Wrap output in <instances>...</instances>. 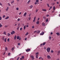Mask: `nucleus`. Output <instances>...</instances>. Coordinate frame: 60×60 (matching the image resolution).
<instances>
[{"label": "nucleus", "instance_id": "f257e3e1", "mask_svg": "<svg viewBox=\"0 0 60 60\" xmlns=\"http://www.w3.org/2000/svg\"><path fill=\"white\" fill-rule=\"evenodd\" d=\"M47 52L49 53V52H50V48H48L46 49Z\"/></svg>", "mask_w": 60, "mask_h": 60}, {"label": "nucleus", "instance_id": "f03ea898", "mask_svg": "<svg viewBox=\"0 0 60 60\" xmlns=\"http://www.w3.org/2000/svg\"><path fill=\"white\" fill-rule=\"evenodd\" d=\"M30 57L32 58V60H33L34 59V56H30Z\"/></svg>", "mask_w": 60, "mask_h": 60}, {"label": "nucleus", "instance_id": "7ed1b4c3", "mask_svg": "<svg viewBox=\"0 0 60 60\" xmlns=\"http://www.w3.org/2000/svg\"><path fill=\"white\" fill-rule=\"evenodd\" d=\"M15 31H12V32H11V34L12 35H13V34H15Z\"/></svg>", "mask_w": 60, "mask_h": 60}, {"label": "nucleus", "instance_id": "20e7f679", "mask_svg": "<svg viewBox=\"0 0 60 60\" xmlns=\"http://www.w3.org/2000/svg\"><path fill=\"white\" fill-rule=\"evenodd\" d=\"M44 34V32H42L40 34V35H43Z\"/></svg>", "mask_w": 60, "mask_h": 60}, {"label": "nucleus", "instance_id": "39448f33", "mask_svg": "<svg viewBox=\"0 0 60 60\" xmlns=\"http://www.w3.org/2000/svg\"><path fill=\"white\" fill-rule=\"evenodd\" d=\"M30 50L31 49H26V52H28V51H30Z\"/></svg>", "mask_w": 60, "mask_h": 60}, {"label": "nucleus", "instance_id": "423d86ee", "mask_svg": "<svg viewBox=\"0 0 60 60\" xmlns=\"http://www.w3.org/2000/svg\"><path fill=\"white\" fill-rule=\"evenodd\" d=\"M47 57L48 59H49L51 58V57L49 55H48L47 56Z\"/></svg>", "mask_w": 60, "mask_h": 60}, {"label": "nucleus", "instance_id": "0eeeda50", "mask_svg": "<svg viewBox=\"0 0 60 60\" xmlns=\"http://www.w3.org/2000/svg\"><path fill=\"white\" fill-rule=\"evenodd\" d=\"M42 26H45V23L44 22H42Z\"/></svg>", "mask_w": 60, "mask_h": 60}, {"label": "nucleus", "instance_id": "6e6552de", "mask_svg": "<svg viewBox=\"0 0 60 60\" xmlns=\"http://www.w3.org/2000/svg\"><path fill=\"white\" fill-rule=\"evenodd\" d=\"M35 19H36V17H35L33 20V22H35Z\"/></svg>", "mask_w": 60, "mask_h": 60}, {"label": "nucleus", "instance_id": "1a4fd4ad", "mask_svg": "<svg viewBox=\"0 0 60 60\" xmlns=\"http://www.w3.org/2000/svg\"><path fill=\"white\" fill-rule=\"evenodd\" d=\"M38 25H39V21H37L36 22V23Z\"/></svg>", "mask_w": 60, "mask_h": 60}, {"label": "nucleus", "instance_id": "9d476101", "mask_svg": "<svg viewBox=\"0 0 60 60\" xmlns=\"http://www.w3.org/2000/svg\"><path fill=\"white\" fill-rule=\"evenodd\" d=\"M42 11H46L47 10H46V9H42Z\"/></svg>", "mask_w": 60, "mask_h": 60}, {"label": "nucleus", "instance_id": "9b49d317", "mask_svg": "<svg viewBox=\"0 0 60 60\" xmlns=\"http://www.w3.org/2000/svg\"><path fill=\"white\" fill-rule=\"evenodd\" d=\"M46 44V42H43V46H44L45 45V44Z\"/></svg>", "mask_w": 60, "mask_h": 60}, {"label": "nucleus", "instance_id": "f8f14e48", "mask_svg": "<svg viewBox=\"0 0 60 60\" xmlns=\"http://www.w3.org/2000/svg\"><path fill=\"white\" fill-rule=\"evenodd\" d=\"M40 33V31L38 30V31L37 32V34H39Z\"/></svg>", "mask_w": 60, "mask_h": 60}, {"label": "nucleus", "instance_id": "ddd939ff", "mask_svg": "<svg viewBox=\"0 0 60 60\" xmlns=\"http://www.w3.org/2000/svg\"><path fill=\"white\" fill-rule=\"evenodd\" d=\"M27 13H26V12H25L24 13V16H26V14Z\"/></svg>", "mask_w": 60, "mask_h": 60}, {"label": "nucleus", "instance_id": "4468645a", "mask_svg": "<svg viewBox=\"0 0 60 60\" xmlns=\"http://www.w3.org/2000/svg\"><path fill=\"white\" fill-rule=\"evenodd\" d=\"M56 34L57 35H60V34H59V33H56Z\"/></svg>", "mask_w": 60, "mask_h": 60}, {"label": "nucleus", "instance_id": "2eb2a0df", "mask_svg": "<svg viewBox=\"0 0 60 60\" xmlns=\"http://www.w3.org/2000/svg\"><path fill=\"white\" fill-rule=\"evenodd\" d=\"M4 34H5V35H6V32L4 31Z\"/></svg>", "mask_w": 60, "mask_h": 60}, {"label": "nucleus", "instance_id": "dca6fc26", "mask_svg": "<svg viewBox=\"0 0 60 60\" xmlns=\"http://www.w3.org/2000/svg\"><path fill=\"white\" fill-rule=\"evenodd\" d=\"M17 36L16 35H15L14 37V39H15V40H16V37Z\"/></svg>", "mask_w": 60, "mask_h": 60}, {"label": "nucleus", "instance_id": "f3484780", "mask_svg": "<svg viewBox=\"0 0 60 60\" xmlns=\"http://www.w3.org/2000/svg\"><path fill=\"white\" fill-rule=\"evenodd\" d=\"M5 50L6 51H7V50H8V49H7V48L6 47L5 48Z\"/></svg>", "mask_w": 60, "mask_h": 60}, {"label": "nucleus", "instance_id": "a211bd4d", "mask_svg": "<svg viewBox=\"0 0 60 60\" xmlns=\"http://www.w3.org/2000/svg\"><path fill=\"white\" fill-rule=\"evenodd\" d=\"M9 17L8 16L5 19H9Z\"/></svg>", "mask_w": 60, "mask_h": 60}, {"label": "nucleus", "instance_id": "6ab92c4d", "mask_svg": "<svg viewBox=\"0 0 60 60\" xmlns=\"http://www.w3.org/2000/svg\"><path fill=\"white\" fill-rule=\"evenodd\" d=\"M14 47H13L11 49V50L12 51H13L14 50Z\"/></svg>", "mask_w": 60, "mask_h": 60}, {"label": "nucleus", "instance_id": "aec40b11", "mask_svg": "<svg viewBox=\"0 0 60 60\" xmlns=\"http://www.w3.org/2000/svg\"><path fill=\"white\" fill-rule=\"evenodd\" d=\"M19 36H17V39H19Z\"/></svg>", "mask_w": 60, "mask_h": 60}, {"label": "nucleus", "instance_id": "412c9836", "mask_svg": "<svg viewBox=\"0 0 60 60\" xmlns=\"http://www.w3.org/2000/svg\"><path fill=\"white\" fill-rule=\"evenodd\" d=\"M14 1H11V4H13V3H14Z\"/></svg>", "mask_w": 60, "mask_h": 60}, {"label": "nucleus", "instance_id": "4be33fe9", "mask_svg": "<svg viewBox=\"0 0 60 60\" xmlns=\"http://www.w3.org/2000/svg\"><path fill=\"white\" fill-rule=\"evenodd\" d=\"M24 30H25L26 29V26H25L24 27Z\"/></svg>", "mask_w": 60, "mask_h": 60}, {"label": "nucleus", "instance_id": "5701e85b", "mask_svg": "<svg viewBox=\"0 0 60 60\" xmlns=\"http://www.w3.org/2000/svg\"><path fill=\"white\" fill-rule=\"evenodd\" d=\"M36 1L37 3H39V0H36Z\"/></svg>", "mask_w": 60, "mask_h": 60}, {"label": "nucleus", "instance_id": "b1692460", "mask_svg": "<svg viewBox=\"0 0 60 60\" xmlns=\"http://www.w3.org/2000/svg\"><path fill=\"white\" fill-rule=\"evenodd\" d=\"M47 5L49 7V4H47Z\"/></svg>", "mask_w": 60, "mask_h": 60}, {"label": "nucleus", "instance_id": "393cba45", "mask_svg": "<svg viewBox=\"0 0 60 60\" xmlns=\"http://www.w3.org/2000/svg\"><path fill=\"white\" fill-rule=\"evenodd\" d=\"M7 34H8V36H10V35H11V34H9V33H8Z\"/></svg>", "mask_w": 60, "mask_h": 60}, {"label": "nucleus", "instance_id": "a878e982", "mask_svg": "<svg viewBox=\"0 0 60 60\" xmlns=\"http://www.w3.org/2000/svg\"><path fill=\"white\" fill-rule=\"evenodd\" d=\"M9 9V8L8 7H7V9H6V11H8V10Z\"/></svg>", "mask_w": 60, "mask_h": 60}, {"label": "nucleus", "instance_id": "bb28decb", "mask_svg": "<svg viewBox=\"0 0 60 60\" xmlns=\"http://www.w3.org/2000/svg\"><path fill=\"white\" fill-rule=\"evenodd\" d=\"M6 39H7V38H6L5 39H4V41L5 42H6Z\"/></svg>", "mask_w": 60, "mask_h": 60}, {"label": "nucleus", "instance_id": "cd10ccee", "mask_svg": "<svg viewBox=\"0 0 60 60\" xmlns=\"http://www.w3.org/2000/svg\"><path fill=\"white\" fill-rule=\"evenodd\" d=\"M2 26V24L1 23H0V27H1Z\"/></svg>", "mask_w": 60, "mask_h": 60}, {"label": "nucleus", "instance_id": "c85d7f7f", "mask_svg": "<svg viewBox=\"0 0 60 60\" xmlns=\"http://www.w3.org/2000/svg\"><path fill=\"white\" fill-rule=\"evenodd\" d=\"M30 2V0H29L28 1V2L27 3V4H29V3Z\"/></svg>", "mask_w": 60, "mask_h": 60}, {"label": "nucleus", "instance_id": "c756f323", "mask_svg": "<svg viewBox=\"0 0 60 60\" xmlns=\"http://www.w3.org/2000/svg\"><path fill=\"white\" fill-rule=\"evenodd\" d=\"M53 10H55V6H54L53 7Z\"/></svg>", "mask_w": 60, "mask_h": 60}, {"label": "nucleus", "instance_id": "7c9ffc66", "mask_svg": "<svg viewBox=\"0 0 60 60\" xmlns=\"http://www.w3.org/2000/svg\"><path fill=\"white\" fill-rule=\"evenodd\" d=\"M7 41H8L9 42V41H10V39L9 38H8L7 40Z\"/></svg>", "mask_w": 60, "mask_h": 60}, {"label": "nucleus", "instance_id": "2f4dec72", "mask_svg": "<svg viewBox=\"0 0 60 60\" xmlns=\"http://www.w3.org/2000/svg\"><path fill=\"white\" fill-rule=\"evenodd\" d=\"M39 52H37L36 53V55H38L39 54Z\"/></svg>", "mask_w": 60, "mask_h": 60}, {"label": "nucleus", "instance_id": "473e14b6", "mask_svg": "<svg viewBox=\"0 0 60 60\" xmlns=\"http://www.w3.org/2000/svg\"><path fill=\"white\" fill-rule=\"evenodd\" d=\"M28 34V33L27 32L26 34H25V35H27Z\"/></svg>", "mask_w": 60, "mask_h": 60}, {"label": "nucleus", "instance_id": "72a5a7b5", "mask_svg": "<svg viewBox=\"0 0 60 60\" xmlns=\"http://www.w3.org/2000/svg\"><path fill=\"white\" fill-rule=\"evenodd\" d=\"M0 5L2 6L3 5V4H2L1 2H0Z\"/></svg>", "mask_w": 60, "mask_h": 60}, {"label": "nucleus", "instance_id": "f704fd0d", "mask_svg": "<svg viewBox=\"0 0 60 60\" xmlns=\"http://www.w3.org/2000/svg\"><path fill=\"white\" fill-rule=\"evenodd\" d=\"M8 5L9 6H11V4H10V3H8Z\"/></svg>", "mask_w": 60, "mask_h": 60}, {"label": "nucleus", "instance_id": "c9c22d12", "mask_svg": "<svg viewBox=\"0 0 60 60\" xmlns=\"http://www.w3.org/2000/svg\"><path fill=\"white\" fill-rule=\"evenodd\" d=\"M51 53H53L54 52V51H53L52 50H51Z\"/></svg>", "mask_w": 60, "mask_h": 60}, {"label": "nucleus", "instance_id": "e433bc0d", "mask_svg": "<svg viewBox=\"0 0 60 60\" xmlns=\"http://www.w3.org/2000/svg\"><path fill=\"white\" fill-rule=\"evenodd\" d=\"M31 19V17H30L29 18V20H30V19Z\"/></svg>", "mask_w": 60, "mask_h": 60}, {"label": "nucleus", "instance_id": "4c0bfd02", "mask_svg": "<svg viewBox=\"0 0 60 60\" xmlns=\"http://www.w3.org/2000/svg\"><path fill=\"white\" fill-rule=\"evenodd\" d=\"M30 8H33V5H31L30 6Z\"/></svg>", "mask_w": 60, "mask_h": 60}, {"label": "nucleus", "instance_id": "58836bf2", "mask_svg": "<svg viewBox=\"0 0 60 60\" xmlns=\"http://www.w3.org/2000/svg\"><path fill=\"white\" fill-rule=\"evenodd\" d=\"M46 22H48V19H47L46 20Z\"/></svg>", "mask_w": 60, "mask_h": 60}, {"label": "nucleus", "instance_id": "ea45409f", "mask_svg": "<svg viewBox=\"0 0 60 60\" xmlns=\"http://www.w3.org/2000/svg\"><path fill=\"white\" fill-rule=\"evenodd\" d=\"M51 36H49V40H51Z\"/></svg>", "mask_w": 60, "mask_h": 60}, {"label": "nucleus", "instance_id": "a19ab883", "mask_svg": "<svg viewBox=\"0 0 60 60\" xmlns=\"http://www.w3.org/2000/svg\"><path fill=\"white\" fill-rule=\"evenodd\" d=\"M17 20L18 21H19V20H20V19L19 18H18V19Z\"/></svg>", "mask_w": 60, "mask_h": 60}, {"label": "nucleus", "instance_id": "79ce46f5", "mask_svg": "<svg viewBox=\"0 0 60 60\" xmlns=\"http://www.w3.org/2000/svg\"><path fill=\"white\" fill-rule=\"evenodd\" d=\"M22 58L23 59H24V56H22Z\"/></svg>", "mask_w": 60, "mask_h": 60}, {"label": "nucleus", "instance_id": "37998d69", "mask_svg": "<svg viewBox=\"0 0 60 60\" xmlns=\"http://www.w3.org/2000/svg\"><path fill=\"white\" fill-rule=\"evenodd\" d=\"M58 52V53L59 54V53H60V51H59L58 52Z\"/></svg>", "mask_w": 60, "mask_h": 60}, {"label": "nucleus", "instance_id": "c03bdc74", "mask_svg": "<svg viewBox=\"0 0 60 60\" xmlns=\"http://www.w3.org/2000/svg\"><path fill=\"white\" fill-rule=\"evenodd\" d=\"M52 7L51 6V7L50 8H49L50 9H52Z\"/></svg>", "mask_w": 60, "mask_h": 60}, {"label": "nucleus", "instance_id": "a18cd8bd", "mask_svg": "<svg viewBox=\"0 0 60 60\" xmlns=\"http://www.w3.org/2000/svg\"><path fill=\"white\" fill-rule=\"evenodd\" d=\"M18 45L19 46L20 45V43H18Z\"/></svg>", "mask_w": 60, "mask_h": 60}, {"label": "nucleus", "instance_id": "49530a36", "mask_svg": "<svg viewBox=\"0 0 60 60\" xmlns=\"http://www.w3.org/2000/svg\"><path fill=\"white\" fill-rule=\"evenodd\" d=\"M37 4V3L36 2L35 3V4L36 5V4Z\"/></svg>", "mask_w": 60, "mask_h": 60}, {"label": "nucleus", "instance_id": "de8ad7c7", "mask_svg": "<svg viewBox=\"0 0 60 60\" xmlns=\"http://www.w3.org/2000/svg\"><path fill=\"white\" fill-rule=\"evenodd\" d=\"M5 17V15H4L3 16V18H4Z\"/></svg>", "mask_w": 60, "mask_h": 60}, {"label": "nucleus", "instance_id": "09e8293b", "mask_svg": "<svg viewBox=\"0 0 60 60\" xmlns=\"http://www.w3.org/2000/svg\"><path fill=\"white\" fill-rule=\"evenodd\" d=\"M22 28H20V30H21H21H22Z\"/></svg>", "mask_w": 60, "mask_h": 60}, {"label": "nucleus", "instance_id": "8fccbe9b", "mask_svg": "<svg viewBox=\"0 0 60 60\" xmlns=\"http://www.w3.org/2000/svg\"><path fill=\"white\" fill-rule=\"evenodd\" d=\"M19 57H18L17 59V60H19Z\"/></svg>", "mask_w": 60, "mask_h": 60}, {"label": "nucleus", "instance_id": "3c124183", "mask_svg": "<svg viewBox=\"0 0 60 60\" xmlns=\"http://www.w3.org/2000/svg\"><path fill=\"white\" fill-rule=\"evenodd\" d=\"M2 19V17H0V20H1Z\"/></svg>", "mask_w": 60, "mask_h": 60}, {"label": "nucleus", "instance_id": "603ef678", "mask_svg": "<svg viewBox=\"0 0 60 60\" xmlns=\"http://www.w3.org/2000/svg\"><path fill=\"white\" fill-rule=\"evenodd\" d=\"M16 9L17 10H19V8H16Z\"/></svg>", "mask_w": 60, "mask_h": 60}, {"label": "nucleus", "instance_id": "864d4df0", "mask_svg": "<svg viewBox=\"0 0 60 60\" xmlns=\"http://www.w3.org/2000/svg\"><path fill=\"white\" fill-rule=\"evenodd\" d=\"M10 54H11V53H8V56H10Z\"/></svg>", "mask_w": 60, "mask_h": 60}, {"label": "nucleus", "instance_id": "5fc2aeb1", "mask_svg": "<svg viewBox=\"0 0 60 60\" xmlns=\"http://www.w3.org/2000/svg\"><path fill=\"white\" fill-rule=\"evenodd\" d=\"M27 39V38H25V41H26V39Z\"/></svg>", "mask_w": 60, "mask_h": 60}, {"label": "nucleus", "instance_id": "6e6d98bb", "mask_svg": "<svg viewBox=\"0 0 60 60\" xmlns=\"http://www.w3.org/2000/svg\"><path fill=\"white\" fill-rule=\"evenodd\" d=\"M37 32V31H34V33H35Z\"/></svg>", "mask_w": 60, "mask_h": 60}, {"label": "nucleus", "instance_id": "4d7b16f0", "mask_svg": "<svg viewBox=\"0 0 60 60\" xmlns=\"http://www.w3.org/2000/svg\"><path fill=\"white\" fill-rule=\"evenodd\" d=\"M36 57L37 58H38V55H36Z\"/></svg>", "mask_w": 60, "mask_h": 60}, {"label": "nucleus", "instance_id": "13d9d810", "mask_svg": "<svg viewBox=\"0 0 60 60\" xmlns=\"http://www.w3.org/2000/svg\"><path fill=\"white\" fill-rule=\"evenodd\" d=\"M32 28H34V26H32Z\"/></svg>", "mask_w": 60, "mask_h": 60}, {"label": "nucleus", "instance_id": "bf43d9fd", "mask_svg": "<svg viewBox=\"0 0 60 60\" xmlns=\"http://www.w3.org/2000/svg\"><path fill=\"white\" fill-rule=\"evenodd\" d=\"M43 18H44V19H46V17H45L44 16L43 17Z\"/></svg>", "mask_w": 60, "mask_h": 60}, {"label": "nucleus", "instance_id": "052dcab7", "mask_svg": "<svg viewBox=\"0 0 60 60\" xmlns=\"http://www.w3.org/2000/svg\"><path fill=\"white\" fill-rule=\"evenodd\" d=\"M53 34V32H51V35H52Z\"/></svg>", "mask_w": 60, "mask_h": 60}, {"label": "nucleus", "instance_id": "680f3d73", "mask_svg": "<svg viewBox=\"0 0 60 60\" xmlns=\"http://www.w3.org/2000/svg\"><path fill=\"white\" fill-rule=\"evenodd\" d=\"M26 26V27H28V25H27Z\"/></svg>", "mask_w": 60, "mask_h": 60}, {"label": "nucleus", "instance_id": "e2e57ef3", "mask_svg": "<svg viewBox=\"0 0 60 60\" xmlns=\"http://www.w3.org/2000/svg\"><path fill=\"white\" fill-rule=\"evenodd\" d=\"M21 14V12H20L19 13V15H20Z\"/></svg>", "mask_w": 60, "mask_h": 60}, {"label": "nucleus", "instance_id": "0e129e2a", "mask_svg": "<svg viewBox=\"0 0 60 60\" xmlns=\"http://www.w3.org/2000/svg\"><path fill=\"white\" fill-rule=\"evenodd\" d=\"M19 27H18V28H17V30H19Z\"/></svg>", "mask_w": 60, "mask_h": 60}, {"label": "nucleus", "instance_id": "69168bd1", "mask_svg": "<svg viewBox=\"0 0 60 60\" xmlns=\"http://www.w3.org/2000/svg\"><path fill=\"white\" fill-rule=\"evenodd\" d=\"M37 11H38V10H36V12H37Z\"/></svg>", "mask_w": 60, "mask_h": 60}, {"label": "nucleus", "instance_id": "338daca9", "mask_svg": "<svg viewBox=\"0 0 60 60\" xmlns=\"http://www.w3.org/2000/svg\"><path fill=\"white\" fill-rule=\"evenodd\" d=\"M20 60H22V58H20Z\"/></svg>", "mask_w": 60, "mask_h": 60}, {"label": "nucleus", "instance_id": "774afa93", "mask_svg": "<svg viewBox=\"0 0 60 60\" xmlns=\"http://www.w3.org/2000/svg\"><path fill=\"white\" fill-rule=\"evenodd\" d=\"M55 4V3H53L52 4V5H54Z\"/></svg>", "mask_w": 60, "mask_h": 60}]
</instances>
